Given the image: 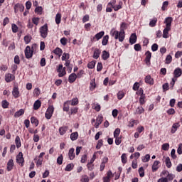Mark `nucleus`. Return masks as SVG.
Masks as SVG:
<instances>
[{
    "label": "nucleus",
    "instance_id": "nucleus-15",
    "mask_svg": "<svg viewBox=\"0 0 182 182\" xmlns=\"http://www.w3.org/2000/svg\"><path fill=\"white\" fill-rule=\"evenodd\" d=\"M76 79H77L76 73H72L68 77V82L69 83H75V82H76Z\"/></svg>",
    "mask_w": 182,
    "mask_h": 182
},
{
    "label": "nucleus",
    "instance_id": "nucleus-28",
    "mask_svg": "<svg viewBox=\"0 0 182 182\" xmlns=\"http://www.w3.org/2000/svg\"><path fill=\"white\" fill-rule=\"evenodd\" d=\"M41 106H42V102H41V100H36L33 104L34 110H38L41 107Z\"/></svg>",
    "mask_w": 182,
    "mask_h": 182
},
{
    "label": "nucleus",
    "instance_id": "nucleus-21",
    "mask_svg": "<svg viewBox=\"0 0 182 182\" xmlns=\"http://www.w3.org/2000/svg\"><path fill=\"white\" fill-rule=\"evenodd\" d=\"M14 169V159H10L7 163V171H11Z\"/></svg>",
    "mask_w": 182,
    "mask_h": 182
},
{
    "label": "nucleus",
    "instance_id": "nucleus-1",
    "mask_svg": "<svg viewBox=\"0 0 182 182\" xmlns=\"http://www.w3.org/2000/svg\"><path fill=\"white\" fill-rule=\"evenodd\" d=\"M35 48H36V43L32 45L31 48V46H27L26 47L24 53H25V56H26V59H31V58H32V56H33V49H35Z\"/></svg>",
    "mask_w": 182,
    "mask_h": 182
},
{
    "label": "nucleus",
    "instance_id": "nucleus-30",
    "mask_svg": "<svg viewBox=\"0 0 182 182\" xmlns=\"http://www.w3.org/2000/svg\"><path fill=\"white\" fill-rule=\"evenodd\" d=\"M100 53L101 52L99 48H95L92 58H94V59H99V57L100 56Z\"/></svg>",
    "mask_w": 182,
    "mask_h": 182
},
{
    "label": "nucleus",
    "instance_id": "nucleus-8",
    "mask_svg": "<svg viewBox=\"0 0 182 182\" xmlns=\"http://www.w3.org/2000/svg\"><path fill=\"white\" fill-rule=\"evenodd\" d=\"M102 36H105V31H100L97 33L93 38H91V42H96V41H100Z\"/></svg>",
    "mask_w": 182,
    "mask_h": 182
},
{
    "label": "nucleus",
    "instance_id": "nucleus-17",
    "mask_svg": "<svg viewBox=\"0 0 182 182\" xmlns=\"http://www.w3.org/2000/svg\"><path fill=\"white\" fill-rule=\"evenodd\" d=\"M174 78L177 79V77H180L182 75V70L180 68H178L173 71Z\"/></svg>",
    "mask_w": 182,
    "mask_h": 182
},
{
    "label": "nucleus",
    "instance_id": "nucleus-41",
    "mask_svg": "<svg viewBox=\"0 0 182 182\" xmlns=\"http://www.w3.org/2000/svg\"><path fill=\"white\" fill-rule=\"evenodd\" d=\"M71 106H77L79 105V99L77 97L73 98L71 101Z\"/></svg>",
    "mask_w": 182,
    "mask_h": 182
},
{
    "label": "nucleus",
    "instance_id": "nucleus-27",
    "mask_svg": "<svg viewBox=\"0 0 182 182\" xmlns=\"http://www.w3.org/2000/svg\"><path fill=\"white\" fill-rule=\"evenodd\" d=\"M78 111H79V108L77 107H71L70 111L68 112V114L70 116H72V114H76Z\"/></svg>",
    "mask_w": 182,
    "mask_h": 182
},
{
    "label": "nucleus",
    "instance_id": "nucleus-29",
    "mask_svg": "<svg viewBox=\"0 0 182 182\" xmlns=\"http://www.w3.org/2000/svg\"><path fill=\"white\" fill-rule=\"evenodd\" d=\"M31 123H32V124H34L36 127H38V126H39V120H38L35 117H31Z\"/></svg>",
    "mask_w": 182,
    "mask_h": 182
},
{
    "label": "nucleus",
    "instance_id": "nucleus-22",
    "mask_svg": "<svg viewBox=\"0 0 182 182\" xmlns=\"http://www.w3.org/2000/svg\"><path fill=\"white\" fill-rule=\"evenodd\" d=\"M178 127H180V122L173 124L171 133H172V134H174V133L177 132V129H178Z\"/></svg>",
    "mask_w": 182,
    "mask_h": 182
},
{
    "label": "nucleus",
    "instance_id": "nucleus-3",
    "mask_svg": "<svg viewBox=\"0 0 182 182\" xmlns=\"http://www.w3.org/2000/svg\"><path fill=\"white\" fill-rule=\"evenodd\" d=\"M39 32L41 33V38L45 39L48 36V32H49V29L48 28V23L44 24L39 29Z\"/></svg>",
    "mask_w": 182,
    "mask_h": 182
},
{
    "label": "nucleus",
    "instance_id": "nucleus-23",
    "mask_svg": "<svg viewBox=\"0 0 182 182\" xmlns=\"http://www.w3.org/2000/svg\"><path fill=\"white\" fill-rule=\"evenodd\" d=\"M70 105V100H68L65 102L63 107V112H69Z\"/></svg>",
    "mask_w": 182,
    "mask_h": 182
},
{
    "label": "nucleus",
    "instance_id": "nucleus-42",
    "mask_svg": "<svg viewBox=\"0 0 182 182\" xmlns=\"http://www.w3.org/2000/svg\"><path fill=\"white\" fill-rule=\"evenodd\" d=\"M9 106V102L6 100H4L1 102V107L3 109H8Z\"/></svg>",
    "mask_w": 182,
    "mask_h": 182
},
{
    "label": "nucleus",
    "instance_id": "nucleus-6",
    "mask_svg": "<svg viewBox=\"0 0 182 182\" xmlns=\"http://www.w3.org/2000/svg\"><path fill=\"white\" fill-rule=\"evenodd\" d=\"M16 160L18 164H21V167H23V163H25V159H23V154L22 152L18 153V154L16 157Z\"/></svg>",
    "mask_w": 182,
    "mask_h": 182
},
{
    "label": "nucleus",
    "instance_id": "nucleus-2",
    "mask_svg": "<svg viewBox=\"0 0 182 182\" xmlns=\"http://www.w3.org/2000/svg\"><path fill=\"white\" fill-rule=\"evenodd\" d=\"M126 29H127V23L125 22L122 23L119 31V42H123L124 41V31H126Z\"/></svg>",
    "mask_w": 182,
    "mask_h": 182
},
{
    "label": "nucleus",
    "instance_id": "nucleus-59",
    "mask_svg": "<svg viewBox=\"0 0 182 182\" xmlns=\"http://www.w3.org/2000/svg\"><path fill=\"white\" fill-rule=\"evenodd\" d=\"M170 149V144L168 143H165L162 145V149L164 150V151H167Z\"/></svg>",
    "mask_w": 182,
    "mask_h": 182
},
{
    "label": "nucleus",
    "instance_id": "nucleus-11",
    "mask_svg": "<svg viewBox=\"0 0 182 182\" xmlns=\"http://www.w3.org/2000/svg\"><path fill=\"white\" fill-rule=\"evenodd\" d=\"M144 80L146 85H150L151 86H153V85H154V79H153L151 75H146Z\"/></svg>",
    "mask_w": 182,
    "mask_h": 182
},
{
    "label": "nucleus",
    "instance_id": "nucleus-37",
    "mask_svg": "<svg viewBox=\"0 0 182 182\" xmlns=\"http://www.w3.org/2000/svg\"><path fill=\"white\" fill-rule=\"evenodd\" d=\"M23 39L26 45H28V43H31V41H32V36L27 35L24 36Z\"/></svg>",
    "mask_w": 182,
    "mask_h": 182
},
{
    "label": "nucleus",
    "instance_id": "nucleus-26",
    "mask_svg": "<svg viewBox=\"0 0 182 182\" xmlns=\"http://www.w3.org/2000/svg\"><path fill=\"white\" fill-rule=\"evenodd\" d=\"M102 58L103 60H107L110 58V53L107 50H103L102 54Z\"/></svg>",
    "mask_w": 182,
    "mask_h": 182
},
{
    "label": "nucleus",
    "instance_id": "nucleus-16",
    "mask_svg": "<svg viewBox=\"0 0 182 182\" xmlns=\"http://www.w3.org/2000/svg\"><path fill=\"white\" fill-rule=\"evenodd\" d=\"M137 42V35L136 33H132L129 38L130 45H134Z\"/></svg>",
    "mask_w": 182,
    "mask_h": 182
},
{
    "label": "nucleus",
    "instance_id": "nucleus-64",
    "mask_svg": "<svg viewBox=\"0 0 182 182\" xmlns=\"http://www.w3.org/2000/svg\"><path fill=\"white\" fill-rule=\"evenodd\" d=\"M178 154H182V144H179L178 149H177Z\"/></svg>",
    "mask_w": 182,
    "mask_h": 182
},
{
    "label": "nucleus",
    "instance_id": "nucleus-14",
    "mask_svg": "<svg viewBox=\"0 0 182 182\" xmlns=\"http://www.w3.org/2000/svg\"><path fill=\"white\" fill-rule=\"evenodd\" d=\"M173 22L172 17H167L165 18L164 23H166V28H171V23Z\"/></svg>",
    "mask_w": 182,
    "mask_h": 182
},
{
    "label": "nucleus",
    "instance_id": "nucleus-55",
    "mask_svg": "<svg viewBox=\"0 0 182 182\" xmlns=\"http://www.w3.org/2000/svg\"><path fill=\"white\" fill-rule=\"evenodd\" d=\"M136 95H139L140 97L141 96H146V94H144V90H143V88H139L138 90H136Z\"/></svg>",
    "mask_w": 182,
    "mask_h": 182
},
{
    "label": "nucleus",
    "instance_id": "nucleus-62",
    "mask_svg": "<svg viewBox=\"0 0 182 182\" xmlns=\"http://www.w3.org/2000/svg\"><path fill=\"white\" fill-rule=\"evenodd\" d=\"M138 171L140 177H143L144 176V168H143V167H140Z\"/></svg>",
    "mask_w": 182,
    "mask_h": 182
},
{
    "label": "nucleus",
    "instance_id": "nucleus-38",
    "mask_svg": "<svg viewBox=\"0 0 182 182\" xmlns=\"http://www.w3.org/2000/svg\"><path fill=\"white\" fill-rule=\"evenodd\" d=\"M156 23H157V18L155 17L150 21L149 26H151V28H154V26H156Z\"/></svg>",
    "mask_w": 182,
    "mask_h": 182
},
{
    "label": "nucleus",
    "instance_id": "nucleus-56",
    "mask_svg": "<svg viewBox=\"0 0 182 182\" xmlns=\"http://www.w3.org/2000/svg\"><path fill=\"white\" fill-rule=\"evenodd\" d=\"M62 49H60V48H56L55 50H54V53L55 55H58V56H60V55H62Z\"/></svg>",
    "mask_w": 182,
    "mask_h": 182
},
{
    "label": "nucleus",
    "instance_id": "nucleus-20",
    "mask_svg": "<svg viewBox=\"0 0 182 182\" xmlns=\"http://www.w3.org/2000/svg\"><path fill=\"white\" fill-rule=\"evenodd\" d=\"M68 129H69V127H68L66 126L60 127L58 129V132H59L60 136H63V135L66 134V132H68Z\"/></svg>",
    "mask_w": 182,
    "mask_h": 182
},
{
    "label": "nucleus",
    "instance_id": "nucleus-19",
    "mask_svg": "<svg viewBox=\"0 0 182 182\" xmlns=\"http://www.w3.org/2000/svg\"><path fill=\"white\" fill-rule=\"evenodd\" d=\"M160 167V161H155L152 165V171L155 173Z\"/></svg>",
    "mask_w": 182,
    "mask_h": 182
},
{
    "label": "nucleus",
    "instance_id": "nucleus-7",
    "mask_svg": "<svg viewBox=\"0 0 182 182\" xmlns=\"http://www.w3.org/2000/svg\"><path fill=\"white\" fill-rule=\"evenodd\" d=\"M14 9L15 14H18V11L20 12H23L25 9V6H23V4H22L17 3L16 4L14 5Z\"/></svg>",
    "mask_w": 182,
    "mask_h": 182
},
{
    "label": "nucleus",
    "instance_id": "nucleus-50",
    "mask_svg": "<svg viewBox=\"0 0 182 182\" xmlns=\"http://www.w3.org/2000/svg\"><path fill=\"white\" fill-rule=\"evenodd\" d=\"M145 99H146V95H143L139 97V104L141 106H143V105L146 103Z\"/></svg>",
    "mask_w": 182,
    "mask_h": 182
},
{
    "label": "nucleus",
    "instance_id": "nucleus-60",
    "mask_svg": "<svg viewBox=\"0 0 182 182\" xmlns=\"http://www.w3.org/2000/svg\"><path fill=\"white\" fill-rule=\"evenodd\" d=\"M70 56H69V53H64L63 54V56L61 58V60H68L69 59Z\"/></svg>",
    "mask_w": 182,
    "mask_h": 182
},
{
    "label": "nucleus",
    "instance_id": "nucleus-44",
    "mask_svg": "<svg viewBox=\"0 0 182 182\" xmlns=\"http://www.w3.org/2000/svg\"><path fill=\"white\" fill-rule=\"evenodd\" d=\"M150 160V154H146V156L141 158V161L143 163H147Z\"/></svg>",
    "mask_w": 182,
    "mask_h": 182
},
{
    "label": "nucleus",
    "instance_id": "nucleus-51",
    "mask_svg": "<svg viewBox=\"0 0 182 182\" xmlns=\"http://www.w3.org/2000/svg\"><path fill=\"white\" fill-rule=\"evenodd\" d=\"M136 113H137V114H141L142 113H144V108H143V107H138L136 110Z\"/></svg>",
    "mask_w": 182,
    "mask_h": 182
},
{
    "label": "nucleus",
    "instance_id": "nucleus-47",
    "mask_svg": "<svg viewBox=\"0 0 182 182\" xmlns=\"http://www.w3.org/2000/svg\"><path fill=\"white\" fill-rule=\"evenodd\" d=\"M102 146H103V139H100V140H98V142L96 145V149L100 150Z\"/></svg>",
    "mask_w": 182,
    "mask_h": 182
},
{
    "label": "nucleus",
    "instance_id": "nucleus-48",
    "mask_svg": "<svg viewBox=\"0 0 182 182\" xmlns=\"http://www.w3.org/2000/svg\"><path fill=\"white\" fill-rule=\"evenodd\" d=\"M11 29H12V32L14 33H16V32H18V31H19V28H18V26H16V24L13 23L11 25Z\"/></svg>",
    "mask_w": 182,
    "mask_h": 182
},
{
    "label": "nucleus",
    "instance_id": "nucleus-43",
    "mask_svg": "<svg viewBox=\"0 0 182 182\" xmlns=\"http://www.w3.org/2000/svg\"><path fill=\"white\" fill-rule=\"evenodd\" d=\"M165 163H166V167H168V168H171V161H170V157H166V160H165Z\"/></svg>",
    "mask_w": 182,
    "mask_h": 182
},
{
    "label": "nucleus",
    "instance_id": "nucleus-53",
    "mask_svg": "<svg viewBox=\"0 0 182 182\" xmlns=\"http://www.w3.org/2000/svg\"><path fill=\"white\" fill-rule=\"evenodd\" d=\"M175 176L173 173H169L165 178H167V182L173 181L174 179Z\"/></svg>",
    "mask_w": 182,
    "mask_h": 182
},
{
    "label": "nucleus",
    "instance_id": "nucleus-57",
    "mask_svg": "<svg viewBox=\"0 0 182 182\" xmlns=\"http://www.w3.org/2000/svg\"><path fill=\"white\" fill-rule=\"evenodd\" d=\"M87 167L89 171H92L93 168H95V165L92 162H89L87 164Z\"/></svg>",
    "mask_w": 182,
    "mask_h": 182
},
{
    "label": "nucleus",
    "instance_id": "nucleus-25",
    "mask_svg": "<svg viewBox=\"0 0 182 182\" xmlns=\"http://www.w3.org/2000/svg\"><path fill=\"white\" fill-rule=\"evenodd\" d=\"M171 31V28L166 27L163 31V38L167 39L168 38V31Z\"/></svg>",
    "mask_w": 182,
    "mask_h": 182
},
{
    "label": "nucleus",
    "instance_id": "nucleus-4",
    "mask_svg": "<svg viewBox=\"0 0 182 182\" xmlns=\"http://www.w3.org/2000/svg\"><path fill=\"white\" fill-rule=\"evenodd\" d=\"M53 112H55V107H53V105H49L45 113L46 119L50 120V119H52V116L53 115Z\"/></svg>",
    "mask_w": 182,
    "mask_h": 182
},
{
    "label": "nucleus",
    "instance_id": "nucleus-36",
    "mask_svg": "<svg viewBox=\"0 0 182 182\" xmlns=\"http://www.w3.org/2000/svg\"><path fill=\"white\" fill-rule=\"evenodd\" d=\"M24 113L25 110H23V109H21L14 114V117H20V116H22Z\"/></svg>",
    "mask_w": 182,
    "mask_h": 182
},
{
    "label": "nucleus",
    "instance_id": "nucleus-12",
    "mask_svg": "<svg viewBox=\"0 0 182 182\" xmlns=\"http://www.w3.org/2000/svg\"><path fill=\"white\" fill-rule=\"evenodd\" d=\"M12 95H13L14 99H18V97H19V96H21L19 95V88L18 87V86L14 87L13 90H12Z\"/></svg>",
    "mask_w": 182,
    "mask_h": 182
},
{
    "label": "nucleus",
    "instance_id": "nucleus-10",
    "mask_svg": "<svg viewBox=\"0 0 182 182\" xmlns=\"http://www.w3.org/2000/svg\"><path fill=\"white\" fill-rule=\"evenodd\" d=\"M5 80L7 83L15 80V75L14 74L8 73L5 75Z\"/></svg>",
    "mask_w": 182,
    "mask_h": 182
},
{
    "label": "nucleus",
    "instance_id": "nucleus-39",
    "mask_svg": "<svg viewBox=\"0 0 182 182\" xmlns=\"http://www.w3.org/2000/svg\"><path fill=\"white\" fill-rule=\"evenodd\" d=\"M73 167H75V165L73 164H68L66 166L65 171H72V170H73Z\"/></svg>",
    "mask_w": 182,
    "mask_h": 182
},
{
    "label": "nucleus",
    "instance_id": "nucleus-61",
    "mask_svg": "<svg viewBox=\"0 0 182 182\" xmlns=\"http://www.w3.org/2000/svg\"><path fill=\"white\" fill-rule=\"evenodd\" d=\"M120 134V129L117 128L114 132V137H119Z\"/></svg>",
    "mask_w": 182,
    "mask_h": 182
},
{
    "label": "nucleus",
    "instance_id": "nucleus-46",
    "mask_svg": "<svg viewBox=\"0 0 182 182\" xmlns=\"http://www.w3.org/2000/svg\"><path fill=\"white\" fill-rule=\"evenodd\" d=\"M95 65H96V61H90L87 64V68L88 69H94Z\"/></svg>",
    "mask_w": 182,
    "mask_h": 182
},
{
    "label": "nucleus",
    "instance_id": "nucleus-34",
    "mask_svg": "<svg viewBox=\"0 0 182 182\" xmlns=\"http://www.w3.org/2000/svg\"><path fill=\"white\" fill-rule=\"evenodd\" d=\"M15 143L17 149H19L21 146H22V144L21 143V138L19 136H16Z\"/></svg>",
    "mask_w": 182,
    "mask_h": 182
},
{
    "label": "nucleus",
    "instance_id": "nucleus-24",
    "mask_svg": "<svg viewBox=\"0 0 182 182\" xmlns=\"http://www.w3.org/2000/svg\"><path fill=\"white\" fill-rule=\"evenodd\" d=\"M68 157H69L70 160H74L75 159V149L73 148H71L69 150Z\"/></svg>",
    "mask_w": 182,
    "mask_h": 182
},
{
    "label": "nucleus",
    "instance_id": "nucleus-58",
    "mask_svg": "<svg viewBox=\"0 0 182 182\" xmlns=\"http://www.w3.org/2000/svg\"><path fill=\"white\" fill-rule=\"evenodd\" d=\"M139 87H140V83H139V82H135V83L134 84L132 89H133V90H134L135 92H137V90H139Z\"/></svg>",
    "mask_w": 182,
    "mask_h": 182
},
{
    "label": "nucleus",
    "instance_id": "nucleus-18",
    "mask_svg": "<svg viewBox=\"0 0 182 182\" xmlns=\"http://www.w3.org/2000/svg\"><path fill=\"white\" fill-rule=\"evenodd\" d=\"M145 63L147 64V65H150V60L151 59V52L150 51H146L145 53Z\"/></svg>",
    "mask_w": 182,
    "mask_h": 182
},
{
    "label": "nucleus",
    "instance_id": "nucleus-33",
    "mask_svg": "<svg viewBox=\"0 0 182 182\" xmlns=\"http://www.w3.org/2000/svg\"><path fill=\"white\" fill-rule=\"evenodd\" d=\"M79 137V134L75 132L70 134V139L72 141H75V140H77V138Z\"/></svg>",
    "mask_w": 182,
    "mask_h": 182
},
{
    "label": "nucleus",
    "instance_id": "nucleus-52",
    "mask_svg": "<svg viewBox=\"0 0 182 182\" xmlns=\"http://www.w3.org/2000/svg\"><path fill=\"white\" fill-rule=\"evenodd\" d=\"M57 163L59 164V166H61V164L63 163V155H60L57 159Z\"/></svg>",
    "mask_w": 182,
    "mask_h": 182
},
{
    "label": "nucleus",
    "instance_id": "nucleus-13",
    "mask_svg": "<svg viewBox=\"0 0 182 182\" xmlns=\"http://www.w3.org/2000/svg\"><path fill=\"white\" fill-rule=\"evenodd\" d=\"M120 32L118 31L114 30V28H112L110 31L111 36H113L114 39H119L120 38Z\"/></svg>",
    "mask_w": 182,
    "mask_h": 182
},
{
    "label": "nucleus",
    "instance_id": "nucleus-35",
    "mask_svg": "<svg viewBox=\"0 0 182 182\" xmlns=\"http://www.w3.org/2000/svg\"><path fill=\"white\" fill-rule=\"evenodd\" d=\"M62 21V14L60 13L57 14L55 16V23L57 25H59L60 23V21Z\"/></svg>",
    "mask_w": 182,
    "mask_h": 182
},
{
    "label": "nucleus",
    "instance_id": "nucleus-5",
    "mask_svg": "<svg viewBox=\"0 0 182 182\" xmlns=\"http://www.w3.org/2000/svg\"><path fill=\"white\" fill-rule=\"evenodd\" d=\"M57 72L58 73L59 77H63L66 75V67L63 68V65L60 64L57 68Z\"/></svg>",
    "mask_w": 182,
    "mask_h": 182
},
{
    "label": "nucleus",
    "instance_id": "nucleus-45",
    "mask_svg": "<svg viewBox=\"0 0 182 182\" xmlns=\"http://www.w3.org/2000/svg\"><path fill=\"white\" fill-rule=\"evenodd\" d=\"M126 94L124 93V92L123 91H119L118 93H117V99L119 100H122V99H123L124 97V95Z\"/></svg>",
    "mask_w": 182,
    "mask_h": 182
},
{
    "label": "nucleus",
    "instance_id": "nucleus-63",
    "mask_svg": "<svg viewBox=\"0 0 182 182\" xmlns=\"http://www.w3.org/2000/svg\"><path fill=\"white\" fill-rule=\"evenodd\" d=\"M89 181H90V179L87 175L82 176V178H81V182H89Z\"/></svg>",
    "mask_w": 182,
    "mask_h": 182
},
{
    "label": "nucleus",
    "instance_id": "nucleus-31",
    "mask_svg": "<svg viewBox=\"0 0 182 182\" xmlns=\"http://www.w3.org/2000/svg\"><path fill=\"white\" fill-rule=\"evenodd\" d=\"M109 43V35H106L103 37L102 41V46H106Z\"/></svg>",
    "mask_w": 182,
    "mask_h": 182
},
{
    "label": "nucleus",
    "instance_id": "nucleus-49",
    "mask_svg": "<svg viewBox=\"0 0 182 182\" xmlns=\"http://www.w3.org/2000/svg\"><path fill=\"white\" fill-rule=\"evenodd\" d=\"M173 60V57H171V55H168L166 58V65H170L171 63V61Z\"/></svg>",
    "mask_w": 182,
    "mask_h": 182
},
{
    "label": "nucleus",
    "instance_id": "nucleus-54",
    "mask_svg": "<svg viewBox=\"0 0 182 182\" xmlns=\"http://www.w3.org/2000/svg\"><path fill=\"white\" fill-rule=\"evenodd\" d=\"M134 49L136 52H140V50H141V46L139 43L135 44L134 46Z\"/></svg>",
    "mask_w": 182,
    "mask_h": 182
},
{
    "label": "nucleus",
    "instance_id": "nucleus-9",
    "mask_svg": "<svg viewBox=\"0 0 182 182\" xmlns=\"http://www.w3.org/2000/svg\"><path fill=\"white\" fill-rule=\"evenodd\" d=\"M102 122H103V116L98 115L96 119V122L95 124V129H99V126H100V124H102Z\"/></svg>",
    "mask_w": 182,
    "mask_h": 182
},
{
    "label": "nucleus",
    "instance_id": "nucleus-40",
    "mask_svg": "<svg viewBox=\"0 0 182 182\" xmlns=\"http://www.w3.org/2000/svg\"><path fill=\"white\" fill-rule=\"evenodd\" d=\"M122 163L126 164L127 163V155L126 154H122L121 156Z\"/></svg>",
    "mask_w": 182,
    "mask_h": 182
},
{
    "label": "nucleus",
    "instance_id": "nucleus-32",
    "mask_svg": "<svg viewBox=\"0 0 182 182\" xmlns=\"http://www.w3.org/2000/svg\"><path fill=\"white\" fill-rule=\"evenodd\" d=\"M96 89V80L93 79L90 82V90L91 92H93Z\"/></svg>",
    "mask_w": 182,
    "mask_h": 182
}]
</instances>
